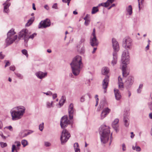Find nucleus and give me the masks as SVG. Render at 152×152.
<instances>
[{"label": "nucleus", "instance_id": "f257e3e1", "mask_svg": "<svg viewBox=\"0 0 152 152\" xmlns=\"http://www.w3.org/2000/svg\"><path fill=\"white\" fill-rule=\"evenodd\" d=\"M70 65L73 74L75 76L78 75L83 67L81 57L78 55L75 57L70 63Z\"/></svg>", "mask_w": 152, "mask_h": 152}, {"label": "nucleus", "instance_id": "f03ea898", "mask_svg": "<svg viewBox=\"0 0 152 152\" xmlns=\"http://www.w3.org/2000/svg\"><path fill=\"white\" fill-rule=\"evenodd\" d=\"M25 109L24 107L21 106L16 107L12 109L10 113L12 120L15 121L21 118L25 113Z\"/></svg>", "mask_w": 152, "mask_h": 152}, {"label": "nucleus", "instance_id": "7ed1b4c3", "mask_svg": "<svg viewBox=\"0 0 152 152\" xmlns=\"http://www.w3.org/2000/svg\"><path fill=\"white\" fill-rule=\"evenodd\" d=\"M129 53L127 49L124 50L122 56L121 61L122 64V70L123 77H126L129 74L126 71V65L129 63Z\"/></svg>", "mask_w": 152, "mask_h": 152}, {"label": "nucleus", "instance_id": "20e7f679", "mask_svg": "<svg viewBox=\"0 0 152 152\" xmlns=\"http://www.w3.org/2000/svg\"><path fill=\"white\" fill-rule=\"evenodd\" d=\"M99 132L101 142L105 144L107 142L109 138L110 131L109 127L105 125L101 126Z\"/></svg>", "mask_w": 152, "mask_h": 152}, {"label": "nucleus", "instance_id": "39448f33", "mask_svg": "<svg viewBox=\"0 0 152 152\" xmlns=\"http://www.w3.org/2000/svg\"><path fill=\"white\" fill-rule=\"evenodd\" d=\"M112 41L114 51L113 54V60L111 61V64L113 66H114L117 63V52L119 50V47L118 43L115 39L113 38Z\"/></svg>", "mask_w": 152, "mask_h": 152}, {"label": "nucleus", "instance_id": "423d86ee", "mask_svg": "<svg viewBox=\"0 0 152 152\" xmlns=\"http://www.w3.org/2000/svg\"><path fill=\"white\" fill-rule=\"evenodd\" d=\"M15 32L13 29H11L7 34V38L6 39V43L7 45H9L12 44L18 38L17 35H14Z\"/></svg>", "mask_w": 152, "mask_h": 152}, {"label": "nucleus", "instance_id": "0eeeda50", "mask_svg": "<svg viewBox=\"0 0 152 152\" xmlns=\"http://www.w3.org/2000/svg\"><path fill=\"white\" fill-rule=\"evenodd\" d=\"M31 34L27 29H23L19 32L18 35V39L23 38L24 40V42L26 43L28 42V36Z\"/></svg>", "mask_w": 152, "mask_h": 152}, {"label": "nucleus", "instance_id": "6e6552de", "mask_svg": "<svg viewBox=\"0 0 152 152\" xmlns=\"http://www.w3.org/2000/svg\"><path fill=\"white\" fill-rule=\"evenodd\" d=\"M70 134L68 131L65 129L63 130L61 136V143L63 144L66 143L70 137Z\"/></svg>", "mask_w": 152, "mask_h": 152}, {"label": "nucleus", "instance_id": "1a4fd4ad", "mask_svg": "<svg viewBox=\"0 0 152 152\" xmlns=\"http://www.w3.org/2000/svg\"><path fill=\"white\" fill-rule=\"evenodd\" d=\"M123 45L125 49L131 50L132 48V39L129 37H126L123 39Z\"/></svg>", "mask_w": 152, "mask_h": 152}, {"label": "nucleus", "instance_id": "9d476101", "mask_svg": "<svg viewBox=\"0 0 152 152\" xmlns=\"http://www.w3.org/2000/svg\"><path fill=\"white\" fill-rule=\"evenodd\" d=\"M51 25V22L49 19L47 18L41 21L38 25L39 28H46L49 27Z\"/></svg>", "mask_w": 152, "mask_h": 152}, {"label": "nucleus", "instance_id": "9b49d317", "mask_svg": "<svg viewBox=\"0 0 152 152\" xmlns=\"http://www.w3.org/2000/svg\"><path fill=\"white\" fill-rule=\"evenodd\" d=\"M70 123L68 119L67 116H63L61 120L60 125L61 128L64 129V128L66 127Z\"/></svg>", "mask_w": 152, "mask_h": 152}, {"label": "nucleus", "instance_id": "f8f14e48", "mask_svg": "<svg viewBox=\"0 0 152 152\" xmlns=\"http://www.w3.org/2000/svg\"><path fill=\"white\" fill-rule=\"evenodd\" d=\"M109 81V77L107 76H106L105 78L103 80L102 86L103 88L104 89V93H106V89L108 86Z\"/></svg>", "mask_w": 152, "mask_h": 152}, {"label": "nucleus", "instance_id": "ddd939ff", "mask_svg": "<svg viewBox=\"0 0 152 152\" xmlns=\"http://www.w3.org/2000/svg\"><path fill=\"white\" fill-rule=\"evenodd\" d=\"M123 121L125 126L126 127H128L129 124V120L128 113L126 112L124 115Z\"/></svg>", "mask_w": 152, "mask_h": 152}, {"label": "nucleus", "instance_id": "4468645a", "mask_svg": "<svg viewBox=\"0 0 152 152\" xmlns=\"http://www.w3.org/2000/svg\"><path fill=\"white\" fill-rule=\"evenodd\" d=\"M110 111V109H109L108 107H106L104 109L100 115L101 119H104L109 113Z\"/></svg>", "mask_w": 152, "mask_h": 152}, {"label": "nucleus", "instance_id": "2eb2a0df", "mask_svg": "<svg viewBox=\"0 0 152 152\" xmlns=\"http://www.w3.org/2000/svg\"><path fill=\"white\" fill-rule=\"evenodd\" d=\"M14 143L16 144V146L17 147L16 148L15 145H13L12 148V152H18L17 150L20 149L19 147L21 145L20 142L19 141H16Z\"/></svg>", "mask_w": 152, "mask_h": 152}, {"label": "nucleus", "instance_id": "dca6fc26", "mask_svg": "<svg viewBox=\"0 0 152 152\" xmlns=\"http://www.w3.org/2000/svg\"><path fill=\"white\" fill-rule=\"evenodd\" d=\"M90 43L93 47L97 46L99 44L98 41L96 37H91Z\"/></svg>", "mask_w": 152, "mask_h": 152}, {"label": "nucleus", "instance_id": "f3484780", "mask_svg": "<svg viewBox=\"0 0 152 152\" xmlns=\"http://www.w3.org/2000/svg\"><path fill=\"white\" fill-rule=\"evenodd\" d=\"M47 74V72H43L41 71L37 72L35 73L36 75L40 79H42L46 77Z\"/></svg>", "mask_w": 152, "mask_h": 152}, {"label": "nucleus", "instance_id": "a211bd4d", "mask_svg": "<svg viewBox=\"0 0 152 152\" xmlns=\"http://www.w3.org/2000/svg\"><path fill=\"white\" fill-rule=\"evenodd\" d=\"M119 120L118 118H116L114 120L112 123V126L113 128L116 132L118 131V123Z\"/></svg>", "mask_w": 152, "mask_h": 152}, {"label": "nucleus", "instance_id": "6ab92c4d", "mask_svg": "<svg viewBox=\"0 0 152 152\" xmlns=\"http://www.w3.org/2000/svg\"><path fill=\"white\" fill-rule=\"evenodd\" d=\"M134 77L132 76H129L126 81V83L128 87L132 85L134 82Z\"/></svg>", "mask_w": 152, "mask_h": 152}, {"label": "nucleus", "instance_id": "aec40b11", "mask_svg": "<svg viewBox=\"0 0 152 152\" xmlns=\"http://www.w3.org/2000/svg\"><path fill=\"white\" fill-rule=\"evenodd\" d=\"M10 3H7L5 2L3 4L4 6V12L8 13L9 12V7L10 5Z\"/></svg>", "mask_w": 152, "mask_h": 152}, {"label": "nucleus", "instance_id": "412c9836", "mask_svg": "<svg viewBox=\"0 0 152 152\" xmlns=\"http://www.w3.org/2000/svg\"><path fill=\"white\" fill-rule=\"evenodd\" d=\"M114 92L115 99L117 100H119L121 98V96L119 90L118 89H115Z\"/></svg>", "mask_w": 152, "mask_h": 152}, {"label": "nucleus", "instance_id": "4be33fe9", "mask_svg": "<svg viewBox=\"0 0 152 152\" xmlns=\"http://www.w3.org/2000/svg\"><path fill=\"white\" fill-rule=\"evenodd\" d=\"M109 72V68L106 67L104 66L103 67L102 69V73L103 75H107Z\"/></svg>", "mask_w": 152, "mask_h": 152}, {"label": "nucleus", "instance_id": "5701e85b", "mask_svg": "<svg viewBox=\"0 0 152 152\" xmlns=\"http://www.w3.org/2000/svg\"><path fill=\"white\" fill-rule=\"evenodd\" d=\"M118 84L119 88L122 90L124 88L123 84L122 82V78L120 76L118 77Z\"/></svg>", "mask_w": 152, "mask_h": 152}, {"label": "nucleus", "instance_id": "b1692460", "mask_svg": "<svg viewBox=\"0 0 152 152\" xmlns=\"http://www.w3.org/2000/svg\"><path fill=\"white\" fill-rule=\"evenodd\" d=\"M27 130H22L19 133V136L21 138H24L27 136L26 134V132Z\"/></svg>", "mask_w": 152, "mask_h": 152}, {"label": "nucleus", "instance_id": "393cba45", "mask_svg": "<svg viewBox=\"0 0 152 152\" xmlns=\"http://www.w3.org/2000/svg\"><path fill=\"white\" fill-rule=\"evenodd\" d=\"M77 51L80 54H83L85 52L84 47L83 46L81 48H80V45H78L77 47Z\"/></svg>", "mask_w": 152, "mask_h": 152}, {"label": "nucleus", "instance_id": "a878e982", "mask_svg": "<svg viewBox=\"0 0 152 152\" xmlns=\"http://www.w3.org/2000/svg\"><path fill=\"white\" fill-rule=\"evenodd\" d=\"M132 149L133 150H135L137 151L140 152L141 151V148L139 146L137 145L136 143L132 146Z\"/></svg>", "mask_w": 152, "mask_h": 152}, {"label": "nucleus", "instance_id": "bb28decb", "mask_svg": "<svg viewBox=\"0 0 152 152\" xmlns=\"http://www.w3.org/2000/svg\"><path fill=\"white\" fill-rule=\"evenodd\" d=\"M75 152H80V150L79 148V145L77 143H75L74 145Z\"/></svg>", "mask_w": 152, "mask_h": 152}, {"label": "nucleus", "instance_id": "cd10ccee", "mask_svg": "<svg viewBox=\"0 0 152 152\" xmlns=\"http://www.w3.org/2000/svg\"><path fill=\"white\" fill-rule=\"evenodd\" d=\"M66 99L64 96H62L59 102V104L60 107L62 106L65 103Z\"/></svg>", "mask_w": 152, "mask_h": 152}, {"label": "nucleus", "instance_id": "c85d7f7f", "mask_svg": "<svg viewBox=\"0 0 152 152\" xmlns=\"http://www.w3.org/2000/svg\"><path fill=\"white\" fill-rule=\"evenodd\" d=\"M75 110H68V113L70 119H72L73 118L74 113Z\"/></svg>", "mask_w": 152, "mask_h": 152}, {"label": "nucleus", "instance_id": "c756f323", "mask_svg": "<svg viewBox=\"0 0 152 152\" xmlns=\"http://www.w3.org/2000/svg\"><path fill=\"white\" fill-rule=\"evenodd\" d=\"M34 20V17L31 18V19L29 20L28 22L26 25V26H30L33 22Z\"/></svg>", "mask_w": 152, "mask_h": 152}, {"label": "nucleus", "instance_id": "7c9ffc66", "mask_svg": "<svg viewBox=\"0 0 152 152\" xmlns=\"http://www.w3.org/2000/svg\"><path fill=\"white\" fill-rule=\"evenodd\" d=\"M98 7H93L91 13L92 14H94L96 13L97 12L99 11V10L98 9Z\"/></svg>", "mask_w": 152, "mask_h": 152}, {"label": "nucleus", "instance_id": "2f4dec72", "mask_svg": "<svg viewBox=\"0 0 152 152\" xmlns=\"http://www.w3.org/2000/svg\"><path fill=\"white\" fill-rule=\"evenodd\" d=\"M126 10L129 14L131 15L132 12V8L131 5H129L128 8L126 9Z\"/></svg>", "mask_w": 152, "mask_h": 152}, {"label": "nucleus", "instance_id": "473e14b6", "mask_svg": "<svg viewBox=\"0 0 152 152\" xmlns=\"http://www.w3.org/2000/svg\"><path fill=\"white\" fill-rule=\"evenodd\" d=\"M21 143L23 145V147H25L28 145V142L26 140H23L21 141Z\"/></svg>", "mask_w": 152, "mask_h": 152}, {"label": "nucleus", "instance_id": "72a5a7b5", "mask_svg": "<svg viewBox=\"0 0 152 152\" xmlns=\"http://www.w3.org/2000/svg\"><path fill=\"white\" fill-rule=\"evenodd\" d=\"M101 6H102L106 7L108 6V4H107V2L105 3H102L99 4L97 7H98Z\"/></svg>", "mask_w": 152, "mask_h": 152}, {"label": "nucleus", "instance_id": "f704fd0d", "mask_svg": "<svg viewBox=\"0 0 152 152\" xmlns=\"http://www.w3.org/2000/svg\"><path fill=\"white\" fill-rule=\"evenodd\" d=\"M53 102L51 101V102H47L46 103L47 107L48 108H50L53 107Z\"/></svg>", "mask_w": 152, "mask_h": 152}, {"label": "nucleus", "instance_id": "c9c22d12", "mask_svg": "<svg viewBox=\"0 0 152 152\" xmlns=\"http://www.w3.org/2000/svg\"><path fill=\"white\" fill-rule=\"evenodd\" d=\"M37 34L36 33H34L31 35H29V36H28V40L29 39H33L34 37H36L37 36Z\"/></svg>", "mask_w": 152, "mask_h": 152}, {"label": "nucleus", "instance_id": "e433bc0d", "mask_svg": "<svg viewBox=\"0 0 152 152\" xmlns=\"http://www.w3.org/2000/svg\"><path fill=\"white\" fill-rule=\"evenodd\" d=\"M22 53L24 55H25L27 58L28 56V54L27 52V51L26 49H23L22 50Z\"/></svg>", "mask_w": 152, "mask_h": 152}, {"label": "nucleus", "instance_id": "4c0bfd02", "mask_svg": "<svg viewBox=\"0 0 152 152\" xmlns=\"http://www.w3.org/2000/svg\"><path fill=\"white\" fill-rule=\"evenodd\" d=\"M68 110H75L74 109V104L73 103H71L68 108Z\"/></svg>", "mask_w": 152, "mask_h": 152}, {"label": "nucleus", "instance_id": "58836bf2", "mask_svg": "<svg viewBox=\"0 0 152 152\" xmlns=\"http://www.w3.org/2000/svg\"><path fill=\"white\" fill-rule=\"evenodd\" d=\"M44 123H42V124H40L39 126V130L42 131L44 128Z\"/></svg>", "mask_w": 152, "mask_h": 152}, {"label": "nucleus", "instance_id": "ea45409f", "mask_svg": "<svg viewBox=\"0 0 152 152\" xmlns=\"http://www.w3.org/2000/svg\"><path fill=\"white\" fill-rule=\"evenodd\" d=\"M15 74L17 76V77L20 79H22L23 78V76L20 73H16L15 72Z\"/></svg>", "mask_w": 152, "mask_h": 152}, {"label": "nucleus", "instance_id": "a19ab883", "mask_svg": "<svg viewBox=\"0 0 152 152\" xmlns=\"http://www.w3.org/2000/svg\"><path fill=\"white\" fill-rule=\"evenodd\" d=\"M0 144L2 148H4L7 146V144L6 143L3 142H0Z\"/></svg>", "mask_w": 152, "mask_h": 152}, {"label": "nucleus", "instance_id": "79ce46f5", "mask_svg": "<svg viewBox=\"0 0 152 152\" xmlns=\"http://www.w3.org/2000/svg\"><path fill=\"white\" fill-rule=\"evenodd\" d=\"M85 95L82 96L80 98V101L81 102H83L85 101Z\"/></svg>", "mask_w": 152, "mask_h": 152}, {"label": "nucleus", "instance_id": "37998d69", "mask_svg": "<svg viewBox=\"0 0 152 152\" xmlns=\"http://www.w3.org/2000/svg\"><path fill=\"white\" fill-rule=\"evenodd\" d=\"M33 132V131L31 130H27L26 132V136H28Z\"/></svg>", "mask_w": 152, "mask_h": 152}, {"label": "nucleus", "instance_id": "c03bdc74", "mask_svg": "<svg viewBox=\"0 0 152 152\" xmlns=\"http://www.w3.org/2000/svg\"><path fill=\"white\" fill-rule=\"evenodd\" d=\"M4 62H6V64L5 65V67H6L7 66H9L10 65V64L9 61L5 60Z\"/></svg>", "mask_w": 152, "mask_h": 152}, {"label": "nucleus", "instance_id": "a18cd8bd", "mask_svg": "<svg viewBox=\"0 0 152 152\" xmlns=\"http://www.w3.org/2000/svg\"><path fill=\"white\" fill-rule=\"evenodd\" d=\"M140 0H138V6L139 10L140 9V5L141 4H142L143 2L144 1L143 0H141V2H140Z\"/></svg>", "mask_w": 152, "mask_h": 152}, {"label": "nucleus", "instance_id": "49530a36", "mask_svg": "<svg viewBox=\"0 0 152 152\" xmlns=\"http://www.w3.org/2000/svg\"><path fill=\"white\" fill-rule=\"evenodd\" d=\"M45 145L46 147H49L51 145V144L49 142H45Z\"/></svg>", "mask_w": 152, "mask_h": 152}, {"label": "nucleus", "instance_id": "de8ad7c7", "mask_svg": "<svg viewBox=\"0 0 152 152\" xmlns=\"http://www.w3.org/2000/svg\"><path fill=\"white\" fill-rule=\"evenodd\" d=\"M90 23V20H85L84 24L86 26H88Z\"/></svg>", "mask_w": 152, "mask_h": 152}, {"label": "nucleus", "instance_id": "09e8293b", "mask_svg": "<svg viewBox=\"0 0 152 152\" xmlns=\"http://www.w3.org/2000/svg\"><path fill=\"white\" fill-rule=\"evenodd\" d=\"M114 1V0H107L106 1L107 2V4H108L109 6L110 4H111L113 3Z\"/></svg>", "mask_w": 152, "mask_h": 152}, {"label": "nucleus", "instance_id": "8fccbe9b", "mask_svg": "<svg viewBox=\"0 0 152 152\" xmlns=\"http://www.w3.org/2000/svg\"><path fill=\"white\" fill-rule=\"evenodd\" d=\"M85 41V38L84 37H82L81 38L80 43H84Z\"/></svg>", "mask_w": 152, "mask_h": 152}, {"label": "nucleus", "instance_id": "3c124183", "mask_svg": "<svg viewBox=\"0 0 152 152\" xmlns=\"http://www.w3.org/2000/svg\"><path fill=\"white\" fill-rule=\"evenodd\" d=\"M84 19L85 20H90L89 15L88 14H87L86 16L84 18Z\"/></svg>", "mask_w": 152, "mask_h": 152}, {"label": "nucleus", "instance_id": "603ef678", "mask_svg": "<svg viewBox=\"0 0 152 152\" xmlns=\"http://www.w3.org/2000/svg\"><path fill=\"white\" fill-rule=\"evenodd\" d=\"M148 107L150 109L152 110V102H151L148 103Z\"/></svg>", "mask_w": 152, "mask_h": 152}, {"label": "nucleus", "instance_id": "864d4df0", "mask_svg": "<svg viewBox=\"0 0 152 152\" xmlns=\"http://www.w3.org/2000/svg\"><path fill=\"white\" fill-rule=\"evenodd\" d=\"M71 0H62V1L64 2L67 3V5L68 6H69L70 1Z\"/></svg>", "mask_w": 152, "mask_h": 152}, {"label": "nucleus", "instance_id": "5fc2aeb1", "mask_svg": "<svg viewBox=\"0 0 152 152\" xmlns=\"http://www.w3.org/2000/svg\"><path fill=\"white\" fill-rule=\"evenodd\" d=\"M44 93V94H46L47 95H51L53 94L50 91H48L46 93L45 92V93Z\"/></svg>", "mask_w": 152, "mask_h": 152}, {"label": "nucleus", "instance_id": "6e6d98bb", "mask_svg": "<svg viewBox=\"0 0 152 152\" xmlns=\"http://www.w3.org/2000/svg\"><path fill=\"white\" fill-rule=\"evenodd\" d=\"M15 67L14 66H11L10 67V70L14 71L15 70Z\"/></svg>", "mask_w": 152, "mask_h": 152}, {"label": "nucleus", "instance_id": "4d7b16f0", "mask_svg": "<svg viewBox=\"0 0 152 152\" xmlns=\"http://www.w3.org/2000/svg\"><path fill=\"white\" fill-rule=\"evenodd\" d=\"M5 55L2 54V52H1L0 53V59H3Z\"/></svg>", "mask_w": 152, "mask_h": 152}, {"label": "nucleus", "instance_id": "13d9d810", "mask_svg": "<svg viewBox=\"0 0 152 152\" xmlns=\"http://www.w3.org/2000/svg\"><path fill=\"white\" fill-rule=\"evenodd\" d=\"M52 8H54L55 9H57V5L56 3L54 4L52 7Z\"/></svg>", "mask_w": 152, "mask_h": 152}, {"label": "nucleus", "instance_id": "bf43d9fd", "mask_svg": "<svg viewBox=\"0 0 152 152\" xmlns=\"http://www.w3.org/2000/svg\"><path fill=\"white\" fill-rule=\"evenodd\" d=\"M7 128L9 129L11 131H13V129L12 127L11 126H7L6 127Z\"/></svg>", "mask_w": 152, "mask_h": 152}, {"label": "nucleus", "instance_id": "052dcab7", "mask_svg": "<svg viewBox=\"0 0 152 152\" xmlns=\"http://www.w3.org/2000/svg\"><path fill=\"white\" fill-rule=\"evenodd\" d=\"M122 150L123 151H125L126 150V148L125 145L124 143H123L122 145Z\"/></svg>", "mask_w": 152, "mask_h": 152}, {"label": "nucleus", "instance_id": "680f3d73", "mask_svg": "<svg viewBox=\"0 0 152 152\" xmlns=\"http://www.w3.org/2000/svg\"><path fill=\"white\" fill-rule=\"evenodd\" d=\"M95 32H93L91 37H96Z\"/></svg>", "mask_w": 152, "mask_h": 152}, {"label": "nucleus", "instance_id": "e2e57ef3", "mask_svg": "<svg viewBox=\"0 0 152 152\" xmlns=\"http://www.w3.org/2000/svg\"><path fill=\"white\" fill-rule=\"evenodd\" d=\"M57 97V94H53V99H55Z\"/></svg>", "mask_w": 152, "mask_h": 152}, {"label": "nucleus", "instance_id": "0e129e2a", "mask_svg": "<svg viewBox=\"0 0 152 152\" xmlns=\"http://www.w3.org/2000/svg\"><path fill=\"white\" fill-rule=\"evenodd\" d=\"M44 8L47 10H48L49 9V7L47 5H45L44 6Z\"/></svg>", "mask_w": 152, "mask_h": 152}, {"label": "nucleus", "instance_id": "69168bd1", "mask_svg": "<svg viewBox=\"0 0 152 152\" xmlns=\"http://www.w3.org/2000/svg\"><path fill=\"white\" fill-rule=\"evenodd\" d=\"M98 101H99V99L98 98H97L96 99V106H97V105L98 104Z\"/></svg>", "mask_w": 152, "mask_h": 152}, {"label": "nucleus", "instance_id": "338daca9", "mask_svg": "<svg viewBox=\"0 0 152 152\" xmlns=\"http://www.w3.org/2000/svg\"><path fill=\"white\" fill-rule=\"evenodd\" d=\"M32 7H33V9L34 10H36V8L35 7V4L34 3H33L32 4Z\"/></svg>", "mask_w": 152, "mask_h": 152}, {"label": "nucleus", "instance_id": "774afa93", "mask_svg": "<svg viewBox=\"0 0 152 152\" xmlns=\"http://www.w3.org/2000/svg\"><path fill=\"white\" fill-rule=\"evenodd\" d=\"M3 126V124L2 122L0 121V129H1Z\"/></svg>", "mask_w": 152, "mask_h": 152}]
</instances>
